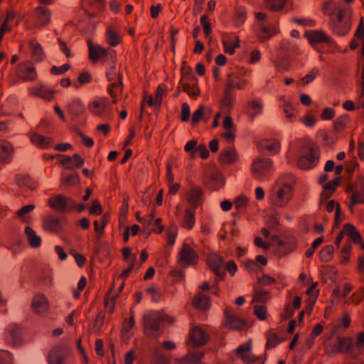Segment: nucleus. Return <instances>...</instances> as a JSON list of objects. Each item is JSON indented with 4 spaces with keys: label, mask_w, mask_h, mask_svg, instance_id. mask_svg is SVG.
I'll use <instances>...</instances> for the list:
<instances>
[{
    "label": "nucleus",
    "mask_w": 364,
    "mask_h": 364,
    "mask_svg": "<svg viewBox=\"0 0 364 364\" xmlns=\"http://www.w3.org/2000/svg\"><path fill=\"white\" fill-rule=\"evenodd\" d=\"M287 181L280 178L272 188L270 193V200L277 207H284L291 198V185L293 176L287 175Z\"/></svg>",
    "instance_id": "nucleus-1"
},
{
    "label": "nucleus",
    "mask_w": 364,
    "mask_h": 364,
    "mask_svg": "<svg viewBox=\"0 0 364 364\" xmlns=\"http://www.w3.org/2000/svg\"><path fill=\"white\" fill-rule=\"evenodd\" d=\"M331 28L338 36L347 34L351 28V11L347 7H339L336 20L331 23Z\"/></svg>",
    "instance_id": "nucleus-2"
},
{
    "label": "nucleus",
    "mask_w": 364,
    "mask_h": 364,
    "mask_svg": "<svg viewBox=\"0 0 364 364\" xmlns=\"http://www.w3.org/2000/svg\"><path fill=\"white\" fill-rule=\"evenodd\" d=\"M144 333L151 338L159 336V330L164 321L171 322L172 319L168 316H164L158 313H151L144 316Z\"/></svg>",
    "instance_id": "nucleus-3"
},
{
    "label": "nucleus",
    "mask_w": 364,
    "mask_h": 364,
    "mask_svg": "<svg viewBox=\"0 0 364 364\" xmlns=\"http://www.w3.org/2000/svg\"><path fill=\"white\" fill-rule=\"evenodd\" d=\"M353 341L349 337L338 336L336 341L333 344H329L326 348V353L329 356H335L338 353H352Z\"/></svg>",
    "instance_id": "nucleus-4"
},
{
    "label": "nucleus",
    "mask_w": 364,
    "mask_h": 364,
    "mask_svg": "<svg viewBox=\"0 0 364 364\" xmlns=\"http://www.w3.org/2000/svg\"><path fill=\"white\" fill-rule=\"evenodd\" d=\"M48 204L51 208L63 213L70 212L75 208V203L72 198L61 194L50 198Z\"/></svg>",
    "instance_id": "nucleus-5"
},
{
    "label": "nucleus",
    "mask_w": 364,
    "mask_h": 364,
    "mask_svg": "<svg viewBox=\"0 0 364 364\" xmlns=\"http://www.w3.org/2000/svg\"><path fill=\"white\" fill-rule=\"evenodd\" d=\"M319 160V151L316 148H309L306 152L302 153L297 160L298 166L304 170L315 167Z\"/></svg>",
    "instance_id": "nucleus-6"
},
{
    "label": "nucleus",
    "mask_w": 364,
    "mask_h": 364,
    "mask_svg": "<svg viewBox=\"0 0 364 364\" xmlns=\"http://www.w3.org/2000/svg\"><path fill=\"white\" fill-rule=\"evenodd\" d=\"M272 167V161L267 157H257L252 161L251 171L255 178L266 176Z\"/></svg>",
    "instance_id": "nucleus-7"
},
{
    "label": "nucleus",
    "mask_w": 364,
    "mask_h": 364,
    "mask_svg": "<svg viewBox=\"0 0 364 364\" xmlns=\"http://www.w3.org/2000/svg\"><path fill=\"white\" fill-rule=\"evenodd\" d=\"M71 353L70 348L65 344H59L48 353V364H65L66 359Z\"/></svg>",
    "instance_id": "nucleus-8"
},
{
    "label": "nucleus",
    "mask_w": 364,
    "mask_h": 364,
    "mask_svg": "<svg viewBox=\"0 0 364 364\" xmlns=\"http://www.w3.org/2000/svg\"><path fill=\"white\" fill-rule=\"evenodd\" d=\"M178 264L186 268L197 262L198 255L190 245L183 244L178 252Z\"/></svg>",
    "instance_id": "nucleus-9"
},
{
    "label": "nucleus",
    "mask_w": 364,
    "mask_h": 364,
    "mask_svg": "<svg viewBox=\"0 0 364 364\" xmlns=\"http://www.w3.org/2000/svg\"><path fill=\"white\" fill-rule=\"evenodd\" d=\"M348 191H352L350 195V203L349 205V209L352 212L353 208L355 204L364 203V176L358 178L355 189L350 187Z\"/></svg>",
    "instance_id": "nucleus-10"
},
{
    "label": "nucleus",
    "mask_w": 364,
    "mask_h": 364,
    "mask_svg": "<svg viewBox=\"0 0 364 364\" xmlns=\"http://www.w3.org/2000/svg\"><path fill=\"white\" fill-rule=\"evenodd\" d=\"M17 75L25 81H33L37 77L36 68L30 61H26L18 65Z\"/></svg>",
    "instance_id": "nucleus-11"
},
{
    "label": "nucleus",
    "mask_w": 364,
    "mask_h": 364,
    "mask_svg": "<svg viewBox=\"0 0 364 364\" xmlns=\"http://www.w3.org/2000/svg\"><path fill=\"white\" fill-rule=\"evenodd\" d=\"M272 240L273 241L278 240L277 252L280 256L287 255L296 248L297 241L294 237H289L282 240H279L277 236H273Z\"/></svg>",
    "instance_id": "nucleus-12"
},
{
    "label": "nucleus",
    "mask_w": 364,
    "mask_h": 364,
    "mask_svg": "<svg viewBox=\"0 0 364 364\" xmlns=\"http://www.w3.org/2000/svg\"><path fill=\"white\" fill-rule=\"evenodd\" d=\"M225 326L230 329L241 331L245 329L248 324L245 320L238 318L230 311L226 310Z\"/></svg>",
    "instance_id": "nucleus-13"
},
{
    "label": "nucleus",
    "mask_w": 364,
    "mask_h": 364,
    "mask_svg": "<svg viewBox=\"0 0 364 364\" xmlns=\"http://www.w3.org/2000/svg\"><path fill=\"white\" fill-rule=\"evenodd\" d=\"M31 309L36 314H44L49 309V304L47 298L42 294H38L33 297Z\"/></svg>",
    "instance_id": "nucleus-14"
},
{
    "label": "nucleus",
    "mask_w": 364,
    "mask_h": 364,
    "mask_svg": "<svg viewBox=\"0 0 364 364\" xmlns=\"http://www.w3.org/2000/svg\"><path fill=\"white\" fill-rule=\"evenodd\" d=\"M65 224V220L53 216H48L43 219V228L49 232H60Z\"/></svg>",
    "instance_id": "nucleus-15"
},
{
    "label": "nucleus",
    "mask_w": 364,
    "mask_h": 364,
    "mask_svg": "<svg viewBox=\"0 0 364 364\" xmlns=\"http://www.w3.org/2000/svg\"><path fill=\"white\" fill-rule=\"evenodd\" d=\"M36 22L37 28L47 26L50 22L51 12L45 6H38L35 11Z\"/></svg>",
    "instance_id": "nucleus-16"
},
{
    "label": "nucleus",
    "mask_w": 364,
    "mask_h": 364,
    "mask_svg": "<svg viewBox=\"0 0 364 364\" xmlns=\"http://www.w3.org/2000/svg\"><path fill=\"white\" fill-rule=\"evenodd\" d=\"M89 56L93 61L99 58H103L110 55L112 58L114 56V51L112 49H105L100 46H94L90 41H88Z\"/></svg>",
    "instance_id": "nucleus-17"
},
{
    "label": "nucleus",
    "mask_w": 364,
    "mask_h": 364,
    "mask_svg": "<svg viewBox=\"0 0 364 364\" xmlns=\"http://www.w3.org/2000/svg\"><path fill=\"white\" fill-rule=\"evenodd\" d=\"M14 153V148L11 142L3 140L0 141V162L4 164H9L12 161Z\"/></svg>",
    "instance_id": "nucleus-18"
},
{
    "label": "nucleus",
    "mask_w": 364,
    "mask_h": 364,
    "mask_svg": "<svg viewBox=\"0 0 364 364\" xmlns=\"http://www.w3.org/2000/svg\"><path fill=\"white\" fill-rule=\"evenodd\" d=\"M109 106V101L106 98L95 100L88 105L89 111L95 116H102Z\"/></svg>",
    "instance_id": "nucleus-19"
},
{
    "label": "nucleus",
    "mask_w": 364,
    "mask_h": 364,
    "mask_svg": "<svg viewBox=\"0 0 364 364\" xmlns=\"http://www.w3.org/2000/svg\"><path fill=\"white\" fill-rule=\"evenodd\" d=\"M209 267L215 274L218 277H223L225 275V269L223 267V260L218 255H210L208 259Z\"/></svg>",
    "instance_id": "nucleus-20"
},
{
    "label": "nucleus",
    "mask_w": 364,
    "mask_h": 364,
    "mask_svg": "<svg viewBox=\"0 0 364 364\" xmlns=\"http://www.w3.org/2000/svg\"><path fill=\"white\" fill-rule=\"evenodd\" d=\"M305 36L312 46L324 42L330 43L331 41V38L321 30L306 32Z\"/></svg>",
    "instance_id": "nucleus-21"
},
{
    "label": "nucleus",
    "mask_w": 364,
    "mask_h": 364,
    "mask_svg": "<svg viewBox=\"0 0 364 364\" xmlns=\"http://www.w3.org/2000/svg\"><path fill=\"white\" fill-rule=\"evenodd\" d=\"M190 338L194 346H202L208 342V336L201 328L196 327L191 332Z\"/></svg>",
    "instance_id": "nucleus-22"
},
{
    "label": "nucleus",
    "mask_w": 364,
    "mask_h": 364,
    "mask_svg": "<svg viewBox=\"0 0 364 364\" xmlns=\"http://www.w3.org/2000/svg\"><path fill=\"white\" fill-rule=\"evenodd\" d=\"M258 148L267 150L272 154H277L280 150V143L277 139H264L258 142Z\"/></svg>",
    "instance_id": "nucleus-23"
},
{
    "label": "nucleus",
    "mask_w": 364,
    "mask_h": 364,
    "mask_svg": "<svg viewBox=\"0 0 364 364\" xmlns=\"http://www.w3.org/2000/svg\"><path fill=\"white\" fill-rule=\"evenodd\" d=\"M341 184V177H336L334 180L326 183L323 191L321 193V200L328 199L336 191V188Z\"/></svg>",
    "instance_id": "nucleus-24"
},
{
    "label": "nucleus",
    "mask_w": 364,
    "mask_h": 364,
    "mask_svg": "<svg viewBox=\"0 0 364 364\" xmlns=\"http://www.w3.org/2000/svg\"><path fill=\"white\" fill-rule=\"evenodd\" d=\"M238 156L235 149L227 147L220 154L219 160L223 164H232L237 160Z\"/></svg>",
    "instance_id": "nucleus-25"
},
{
    "label": "nucleus",
    "mask_w": 364,
    "mask_h": 364,
    "mask_svg": "<svg viewBox=\"0 0 364 364\" xmlns=\"http://www.w3.org/2000/svg\"><path fill=\"white\" fill-rule=\"evenodd\" d=\"M31 141L33 144L41 149H48L51 146L53 143V139L50 137L37 133L31 134Z\"/></svg>",
    "instance_id": "nucleus-26"
},
{
    "label": "nucleus",
    "mask_w": 364,
    "mask_h": 364,
    "mask_svg": "<svg viewBox=\"0 0 364 364\" xmlns=\"http://www.w3.org/2000/svg\"><path fill=\"white\" fill-rule=\"evenodd\" d=\"M227 85L226 88L231 90V89H238L241 90L247 84V82L246 80H240L238 75L230 73H228L227 75Z\"/></svg>",
    "instance_id": "nucleus-27"
},
{
    "label": "nucleus",
    "mask_w": 364,
    "mask_h": 364,
    "mask_svg": "<svg viewBox=\"0 0 364 364\" xmlns=\"http://www.w3.org/2000/svg\"><path fill=\"white\" fill-rule=\"evenodd\" d=\"M344 232L346 235L349 237L355 244H360L362 242V236L360 233L356 230L355 227L350 223H346L344 225Z\"/></svg>",
    "instance_id": "nucleus-28"
},
{
    "label": "nucleus",
    "mask_w": 364,
    "mask_h": 364,
    "mask_svg": "<svg viewBox=\"0 0 364 364\" xmlns=\"http://www.w3.org/2000/svg\"><path fill=\"white\" fill-rule=\"evenodd\" d=\"M24 233L27 237L28 242L31 247L37 248L41 246V237L37 235L36 232L31 227L26 226L24 230Z\"/></svg>",
    "instance_id": "nucleus-29"
},
{
    "label": "nucleus",
    "mask_w": 364,
    "mask_h": 364,
    "mask_svg": "<svg viewBox=\"0 0 364 364\" xmlns=\"http://www.w3.org/2000/svg\"><path fill=\"white\" fill-rule=\"evenodd\" d=\"M30 93L33 96L39 97L42 99L50 100L53 98L54 92L45 86L34 87L31 90Z\"/></svg>",
    "instance_id": "nucleus-30"
},
{
    "label": "nucleus",
    "mask_w": 364,
    "mask_h": 364,
    "mask_svg": "<svg viewBox=\"0 0 364 364\" xmlns=\"http://www.w3.org/2000/svg\"><path fill=\"white\" fill-rule=\"evenodd\" d=\"M207 114H210V109L206 106L200 105L199 108L197 110H196L192 115V125H196L203 119H204L205 121H208V117L206 118Z\"/></svg>",
    "instance_id": "nucleus-31"
},
{
    "label": "nucleus",
    "mask_w": 364,
    "mask_h": 364,
    "mask_svg": "<svg viewBox=\"0 0 364 364\" xmlns=\"http://www.w3.org/2000/svg\"><path fill=\"white\" fill-rule=\"evenodd\" d=\"M202 194L203 191L201 188L198 187H193L191 188L188 193L187 199L192 207L196 208L198 205V203L202 197Z\"/></svg>",
    "instance_id": "nucleus-32"
},
{
    "label": "nucleus",
    "mask_w": 364,
    "mask_h": 364,
    "mask_svg": "<svg viewBox=\"0 0 364 364\" xmlns=\"http://www.w3.org/2000/svg\"><path fill=\"white\" fill-rule=\"evenodd\" d=\"M11 339L12 340L13 345L17 346L20 343V338L21 334V328L17 324H11L7 328Z\"/></svg>",
    "instance_id": "nucleus-33"
},
{
    "label": "nucleus",
    "mask_w": 364,
    "mask_h": 364,
    "mask_svg": "<svg viewBox=\"0 0 364 364\" xmlns=\"http://www.w3.org/2000/svg\"><path fill=\"white\" fill-rule=\"evenodd\" d=\"M68 110L73 115L78 116L85 112V107L80 99H73L68 104Z\"/></svg>",
    "instance_id": "nucleus-34"
},
{
    "label": "nucleus",
    "mask_w": 364,
    "mask_h": 364,
    "mask_svg": "<svg viewBox=\"0 0 364 364\" xmlns=\"http://www.w3.org/2000/svg\"><path fill=\"white\" fill-rule=\"evenodd\" d=\"M106 38L107 43L112 46H117L122 40L120 35L112 27L108 28Z\"/></svg>",
    "instance_id": "nucleus-35"
},
{
    "label": "nucleus",
    "mask_w": 364,
    "mask_h": 364,
    "mask_svg": "<svg viewBox=\"0 0 364 364\" xmlns=\"http://www.w3.org/2000/svg\"><path fill=\"white\" fill-rule=\"evenodd\" d=\"M30 46L32 50V56L35 61L40 62L44 58V53L42 47L39 43L31 41L30 42Z\"/></svg>",
    "instance_id": "nucleus-36"
},
{
    "label": "nucleus",
    "mask_w": 364,
    "mask_h": 364,
    "mask_svg": "<svg viewBox=\"0 0 364 364\" xmlns=\"http://www.w3.org/2000/svg\"><path fill=\"white\" fill-rule=\"evenodd\" d=\"M248 107L249 114L252 119H254L262 112L263 105L260 100H255L248 103Z\"/></svg>",
    "instance_id": "nucleus-37"
},
{
    "label": "nucleus",
    "mask_w": 364,
    "mask_h": 364,
    "mask_svg": "<svg viewBox=\"0 0 364 364\" xmlns=\"http://www.w3.org/2000/svg\"><path fill=\"white\" fill-rule=\"evenodd\" d=\"M105 317V314L104 312L100 311L97 314L93 323L90 326V329L92 332L96 334L99 333L101 327L104 323Z\"/></svg>",
    "instance_id": "nucleus-38"
},
{
    "label": "nucleus",
    "mask_w": 364,
    "mask_h": 364,
    "mask_svg": "<svg viewBox=\"0 0 364 364\" xmlns=\"http://www.w3.org/2000/svg\"><path fill=\"white\" fill-rule=\"evenodd\" d=\"M223 45L224 47L225 52L226 53L232 55L235 53V50L240 47V40L238 37H235V42L232 43L228 38H223Z\"/></svg>",
    "instance_id": "nucleus-39"
},
{
    "label": "nucleus",
    "mask_w": 364,
    "mask_h": 364,
    "mask_svg": "<svg viewBox=\"0 0 364 364\" xmlns=\"http://www.w3.org/2000/svg\"><path fill=\"white\" fill-rule=\"evenodd\" d=\"M349 121V116L346 114L338 117L333 122V128L335 131L337 132H341L344 129Z\"/></svg>",
    "instance_id": "nucleus-40"
},
{
    "label": "nucleus",
    "mask_w": 364,
    "mask_h": 364,
    "mask_svg": "<svg viewBox=\"0 0 364 364\" xmlns=\"http://www.w3.org/2000/svg\"><path fill=\"white\" fill-rule=\"evenodd\" d=\"M193 303L197 308L205 309L208 305V298L207 296L198 293L194 298Z\"/></svg>",
    "instance_id": "nucleus-41"
},
{
    "label": "nucleus",
    "mask_w": 364,
    "mask_h": 364,
    "mask_svg": "<svg viewBox=\"0 0 364 364\" xmlns=\"http://www.w3.org/2000/svg\"><path fill=\"white\" fill-rule=\"evenodd\" d=\"M334 252V247L333 245H328L325 247L320 252V259L323 262H327L331 259Z\"/></svg>",
    "instance_id": "nucleus-42"
},
{
    "label": "nucleus",
    "mask_w": 364,
    "mask_h": 364,
    "mask_svg": "<svg viewBox=\"0 0 364 364\" xmlns=\"http://www.w3.org/2000/svg\"><path fill=\"white\" fill-rule=\"evenodd\" d=\"M118 79V82L111 84L108 88V92L113 98H115L118 92H120L122 89V77L119 75Z\"/></svg>",
    "instance_id": "nucleus-43"
},
{
    "label": "nucleus",
    "mask_w": 364,
    "mask_h": 364,
    "mask_svg": "<svg viewBox=\"0 0 364 364\" xmlns=\"http://www.w3.org/2000/svg\"><path fill=\"white\" fill-rule=\"evenodd\" d=\"M203 357V353L201 352H193L188 353L183 359L180 361L179 364H183L184 362L191 363H197L200 361Z\"/></svg>",
    "instance_id": "nucleus-44"
},
{
    "label": "nucleus",
    "mask_w": 364,
    "mask_h": 364,
    "mask_svg": "<svg viewBox=\"0 0 364 364\" xmlns=\"http://www.w3.org/2000/svg\"><path fill=\"white\" fill-rule=\"evenodd\" d=\"M267 6L272 11L282 10L286 3V0H264Z\"/></svg>",
    "instance_id": "nucleus-45"
},
{
    "label": "nucleus",
    "mask_w": 364,
    "mask_h": 364,
    "mask_svg": "<svg viewBox=\"0 0 364 364\" xmlns=\"http://www.w3.org/2000/svg\"><path fill=\"white\" fill-rule=\"evenodd\" d=\"M269 292L264 289H255L253 296V301L255 302H265L267 301Z\"/></svg>",
    "instance_id": "nucleus-46"
},
{
    "label": "nucleus",
    "mask_w": 364,
    "mask_h": 364,
    "mask_svg": "<svg viewBox=\"0 0 364 364\" xmlns=\"http://www.w3.org/2000/svg\"><path fill=\"white\" fill-rule=\"evenodd\" d=\"M15 183L18 186H27L28 188H31V178L26 175H16L14 178Z\"/></svg>",
    "instance_id": "nucleus-47"
},
{
    "label": "nucleus",
    "mask_w": 364,
    "mask_h": 364,
    "mask_svg": "<svg viewBox=\"0 0 364 364\" xmlns=\"http://www.w3.org/2000/svg\"><path fill=\"white\" fill-rule=\"evenodd\" d=\"M91 82V75L90 74L87 72H82L80 73L78 77V82L77 83H74V85L76 88H79L81 85L87 84Z\"/></svg>",
    "instance_id": "nucleus-48"
},
{
    "label": "nucleus",
    "mask_w": 364,
    "mask_h": 364,
    "mask_svg": "<svg viewBox=\"0 0 364 364\" xmlns=\"http://www.w3.org/2000/svg\"><path fill=\"white\" fill-rule=\"evenodd\" d=\"M145 100H146L147 105L149 107H154L159 109L160 107V106H161V105H157L155 103V97L154 98L151 95H146L144 97V99L143 102H141V113H140V115H139V119H142L143 112H144V101Z\"/></svg>",
    "instance_id": "nucleus-49"
},
{
    "label": "nucleus",
    "mask_w": 364,
    "mask_h": 364,
    "mask_svg": "<svg viewBox=\"0 0 364 364\" xmlns=\"http://www.w3.org/2000/svg\"><path fill=\"white\" fill-rule=\"evenodd\" d=\"M213 182L212 188L214 189L220 188L223 184V177L220 173H213L210 176Z\"/></svg>",
    "instance_id": "nucleus-50"
},
{
    "label": "nucleus",
    "mask_w": 364,
    "mask_h": 364,
    "mask_svg": "<svg viewBox=\"0 0 364 364\" xmlns=\"http://www.w3.org/2000/svg\"><path fill=\"white\" fill-rule=\"evenodd\" d=\"M195 223V217L193 212L190 210H186L184 217V226L188 229H191Z\"/></svg>",
    "instance_id": "nucleus-51"
},
{
    "label": "nucleus",
    "mask_w": 364,
    "mask_h": 364,
    "mask_svg": "<svg viewBox=\"0 0 364 364\" xmlns=\"http://www.w3.org/2000/svg\"><path fill=\"white\" fill-rule=\"evenodd\" d=\"M183 91L186 92L190 97H196L200 95L199 88L197 86H191L189 84H183Z\"/></svg>",
    "instance_id": "nucleus-52"
},
{
    "label": "nucleus",
    "mask_w": 364,
    "mask_h": 364,
    "mask_svg": "<svg viewBox=\"0 0 364 364\" xmlns=\"http://www.w3.org/2000/svg\"><path fill=\"white\" fill-rule=\"evenodd\" d=\"M197 147V141L191 140L188 141L185 145L184 150L187 153L190 154V156L191 159H194L196 157V149Z\"/></svg>",
    "instance_id": "nucleus-53"
},
{
    "label": "nucleus",
    "mask_w": 364,
    "mask_h": 364,
    "mask_svg": "<svg viewBox=\"0 0 364 364\" xmlns=\"http://www.w3.org/2000/svg\"><path fill=\"white\" fill-rule=\"evenodd\" d=\"M233 101V96L230 90L225 88V96L221 102L222 105L224 107H230Z\"/></svg>",
    "instance_id": "nucleus-54"
},
{
    "label": "nucleus",
    "mask_w": 364,
    "mask_h": 364,
    "mask_svg": "<svg viewBox=\"0 0 364 364\" xmlns=\"http://www.w3.org/2000/svg\"><path fill=\"white\" fill-rule=\"evenodd\" d=\"M166 90V86L165 85H160L158 86L156 95H155V103L157 105H161L162 102V97L165 93Z\"/></svg>",
    "instance_id": "nucleus-55"
},
{
    "label": "nucleus",
    "mask_w": 364,
    "mask_h": 364,
    "mask_svg": "<svg viewBox=\"0 0 364 364\" xmlns=\"http://www.w3.org/2000/svg\"><path fill=\"white\" fill-rule=\"evenodd\" d=\"M267 338L266 347L267 348H274L279 343V338L274 333H269Z\"/></svg>",
    "instance_id": "nucleus-56"
},
{
    "label": "nucleus",
    "mask_w": 364,
    "mask_h": 364,
    "mask_svg": "<svg viewBox=\"0 0 364 364\" xmlns=\"http://www.w3.org/2000/svg\"><path fill=\"white\" fill-rule=\"evenodd\" d=\"M246 18V12L242 9L239 8L236 10L235 12V22L237 26L242 25Z\"/></svg>",
    "instance_id": "nucleus-57"
},
{
    "label": "nucleus",
    "mask_w": 364,
    "mask_h": 364,
    "mask_svg": "<svg viewBox=\"0 0 364 364\" xmlns=\"http://www.w3.org/2000/svg\"><path fill=\"white\" fill-rule=\"evenodd\" d=\"M254 314L260 319L264 320L266 318L267 308L262 305H256L254 307Z\"/></svg>",
    "instance_id": "nucleus-58"
},
{
    "label": "nucleus",
    "mask_w": 364,
    "mask_h": 364,
    "mask_svg": "<svg viewBox=\"0 0 364 364\" xmlns=\"http://www.w3.org/2000/svg\"><path fill=\"white\" fill-rule=\"evenodd\" d=\"M252 346L250 342H247L246 343H244L241 346H240L236 349V353L238 356H240L241 358H242V355H245V353H248L251 350Z\"/></svg>",
    "instance_id": "nucleus-59"
},
{
    "label": "nucleus",
    "mask_w": 364,
    "mask_h": 364,
    "mask_svg": "<svg viewBox=\"0 0 364 364\" xmlns=\"http://www.w3.org/2000/svg\"><path fill=\"white\" fill-rule=\"evenodd\" d=\"M78 174L77 173H71L62 178V182L68 185H74L78 183Z\"/></svg>",
    "instance_id": "nucleus-60"
},
{
    "label": "nucleus",
    "mask_w": 364,
    "mask_h": 364,
    "mask_svg": "<svg viewBox=\"0 0 364 364\" xmlns=\"http://www.w3.org/2000/svg\"><path fill=\"white\" fill-rule=\"evenodd\" d=\"M34 209H35V205L33 204H29V205H25V206L22 207L21 208H20L16 212V215H18V217L21 218L23 220L25 215L33 211Z\"/></svg>",
    "instance_id": "nucleus-61"
},
{
    "label": "nucleus",
    "mask_w": 364,
    "mask_h": 364,
    "mask_svg": "<svg viewBox=\"0 0 364 364\" xmlns=\"http://www.w3.org/2000/svg\"><path fill=\"white\" fill-rule=\"evenodd\" d=\"M70 69V65L68 64H64L60 67L53 66L50 69V73L53 75H61L67 72Z\"/></svg>",
    "instance_id": "nucleus-62"
},
{
    "label": "nucleus",
    "mask_w": 364,
    "mask_h": 364,
    "mask_svg": "<svg viewBox=\"0 0 364 364\" xmlns=\"http://www.w3.org/2000/svg\"><path fill=\"white\" fill-rule=\"evenodd\" d=\"M197 154L203 159H205L209 156V151L205 144H200L196 148V155Z\"/></svg>",
    "instance_id": "nucleus-63"
},
{
    "label": "nucleus",
    "mask_w": 364,
    "mask_h": 364,
    "mask_svg": "<svg viewBox=\"0 0 364 364\" xmlns=\"http://www.w3.org/2000/svg\"><path fill=\"white\" fill-rule=\"evenodd\" d=\"M355 37L363 41L364 39V18L360 20L358 27L355 32Z\"/></svg>",
    "instance_id": "nucleus-64"
}]
</instances>
